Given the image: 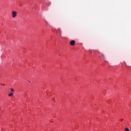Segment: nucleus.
<instances>
[{
	"label": "nucleus",
	"instance_id": "8",
	"mask_svg": "<svg viewBox=\"0 0 131 131\" xmlns=\"http://www.w3.org/2000/svg\"><path fill=\"white\" fill-rule=\"evenodd\" d=\"M3 85L5 86V84H3Z\"/></svg>",
	"mask_w": 131,
	"mask_h": 131
},
{
	"label": "nucleus",
	"instance_id": "2",
	"mask_svg": "<svg viewBox=\"0 0 131 131\" xmlns=\"http://www.w3.org/2000/svg\"><path fill=\"white\" fill-rule=\"evenodd\" d=\"M70 45H71V46H74V45H75V40H72L70 41Z\"/></svg>",
	"mask_w": 131,
	"mask_h": 131
},
{
	"label": "nucleus",
	"instance_id": "5",
	"mask_svg": "<svg viewBox=\"0 0 131 131\" xmlns=\"http://www.w3.org/2000/svg\"><path fill=\"white\" fill-rule=\"evenodd\" d=\"M14 94H13V93H10L9 95H8V96H9V97H13V95Z\"/></svg>",
	"mask_w": 131,
	"mask_h": 131
},
{
	"label": "nucleus",
	"instance_id": "9",
	"mask_svg": "<svg viewBox=\"0 0 131 131\" xmlns=\"http://www.w3.org/2000/svg\"><path fill=\"white\" fill-rule=\"evenodd\" d=\"M28 82H29V83H30V81H28Z\"/></svg>",
	"mask_w": 131,
	"mask_h": 131
},
{
	"label": "nucleus",
	"instance_id": "3",
	"mask_svg": "<svg viewBox=\"0 0 131 131\" xmlns=\"http://www.w3.org/2000/svg\"><path fill=\"white\" fill-rule=\"evenodd\" d=\"M105 56L104 55V54H101L99 58L100 59H104Z\"/></svg>",
	"mask_w": 131,
	"mask_h": 131
},
{
	"label": "nucleus",
	"instance_id": "4",
	"mask_svg": "<svg viewBox=\"0 0 131 131\" xmlns=\"http://www.w3.org/2000/svg\"><path fill=\"white\" fill-rule=\"evenodd\" d=\"M57 31L60 33V34H61L62 33V31L61 30V29L58 28L57 29Z\"/></svg>",
	"mask_w": 131,
	"mask_h": 131
},
{
	"label": "nucleus",
	"instance_id": "1",
	"mask_svg": "<svg viewBox=\"0 0 131 131\" xmlns=\"http://www.w3.org/2000/svg\"><path fill=\"white\" fill-rule=\"evenodd\" d=\"M12 16L13 18H16V17H17V12L15 11H13L12 12Z\"/></svg>",
	"mask_w": 131,
	"mask_h": 131
},
{
	"label": "nucleus",
	"instance_id": "7",
	"mask_svg": "<svg viewBox=\"0 0 131 131\" xmlns=\"http://www.w3.org/2000/svg\"><path fill=\"white\" fill-rule=\"evenodd\" d=\"M11 92H14V89H11Z\"/></svg>",
	"mask_w": 131,
	"mask_h": 131
},
{
	"label": "nucleus",
	"instance_id": "6",
	"mask_svg": "<svg viewBox=\"0 0 131 131\" xmlns=\"http://www.w3.org/2000/svg\"><path fill=\"white\" fill-rule=\"evenodd\" d=\"M125 131H129V129H128V128H126L125 129Z\"/></svg>",
	"mask_w": 131,
	"mask_h": 131
}]
</instances>
